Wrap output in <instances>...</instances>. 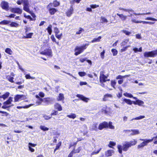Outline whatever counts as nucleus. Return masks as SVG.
Wrapping results in <instances>:
<instances>
[{
	"label": "nucleus",
	"mask_w": 157,
	"mask_h": 157,
	"mask_svg": "<svg viewBox=\"0 0 157 157\" xmlns=\"http://www.w3.org/2000/svg\"><path fill=\"white\" fill-rule=\"evenodd\" d=\"M112 97V96L111 94H107L104 96L102 100L104 101H106L108 100V98H111Z\"/></svg>",
	"instance_id": "obj_25"
},
{
	"label": "nucleus",
	"mask_w": 157,
	"mask_h": 157,
	"mask_svg": "<svg viewBox=\"0 0 157 157\" xmlns=\"http://www.w3.org/2000/svg\"><path fill=\"white\" fill-rule=\"evenodd\" d=\"M74 9L72 6H70V8L68 9L65 13L66 15L68 17H70L74 13Z\"/></svg>",
	"instance_id": "obj_9"
},
{
	"label": "nucleus",
	"mask_w": 157,
	"mask_h": 157,
	"mask_svg": "<svg viewBox=\"0 0 157 157\" xmlns=\"http://www.w3.org/2000/svg\"><path fill=\"white\" fill-rule=\"evenodd\" d=\"M89 45V44H86L81 46H76L74 49L75 52L74 55L77 56L82 53L84 50L87 48V46Z\"/></svg>",
	"instance_id": "obj_1"
},
{
	"label": "nucleus",
	"mask_w": 157,
	"mask_h": 157,
	"mask_svg": "<svg viewBox=\"0 0 157 157\" xmlns=\"http://www.w3.org/2000/svg\"><path fill=\"white\" fill-rule=\"evenodd\" d=\"M79 75L81 77H83L85 76L86 75V73L84 72H79L78 73Z\"/></svg>",
	"instance_id": "obj_63"
},
{
	"label": "nucleus",
	"mask_w": 157,
	"mask_h": 157,
	"mask_svg": "<svg viewBox=\"0 0 157 157\" xmlns=\"http://www.w3.org/2000/svg\"><path fill=\"white\" fill-rule=\"evenodd\" d=\"M50 14L51 15H53L58 11V10L54 8H52L51 7H49L47 8Z\"/></svg>",
	"instance_id": "obj_14"
},
{
	"label": "nucleus",
	"mask_w": 157,
	"mask_h": 157,
	"mask_svg": "<svg viewBox=\"0 0 157 157\" xmlns=\"http://www.w3.org/2000/svg\"><path fill=\"white\" fill-rule=\"evenodd\" d=\"M107 126L108 128H109L110 129H114L115 128V127L113 125V123L111 121H109L108 123L107 122Z\"/></svg>",
	"instance_id": "obj_29"
},
{
	"label": "nucleus",
	"mask_w": 157,
	"mask_h": 157,
	"mask_svg": "<svg viewBox=\"0 0 157 157\" xmlns=\"http://www.w3.org/2000/svg\"><path fill=\"white\" fill-rule=\"evenodd\" d=\"M145 57H154L157 56V49L151 51L146 52L144 54Z\"/></svg>",
	"instance_id": "obj_3"
},
{
	"label": "nucleus",
	"mask_w": 157,
	"mask_h": 157,
	"mask_svg": "<svg viewBox=\"0 0 157 157\" xmlns=\"http://www.w3.org/2000/svg\"><path fill=\"white\" fill-rule=\"evenodd\" d=\"M76 96L79 98L78 100H81L85 102H87L89 100V98L86 97L82 94H77Z\"/></svg>",
	"instance_id": "obj_11"
},
{
	"label": "nucleus",
	"mask_w": 157,
	"mask_h": 157,
	"mask_svg": "<svg viewBox=\"0 0 157 157\" xmlns=\"http://www.w3.org/2000/svg\"><path fill=\"white\" fill-rule=\"evenodd\" d=\"M131 21L132 22L135 23H142L143 24H148V21H137L135 19L133 18L131 19Z\"/></svg>",
	"instance_id": "obj_20"
},
{
	"label": "nucleus",
	"mask_w": 157,
	"mask_h": 157,
	"mask_svg": "<svg viewBox=\"0 0 157 157\" xmlns=\"http://www.w3.org/2000/svg\"><path fill=\"white\" fill-rule=\"evenodd\" d=\"M111 52H112L113 56H116L118 53L117 51L115 48H113L111 49Z\"/></svg>",
	"instance_id": "obj_42"
},
{
	"label": "nucleus",
	"mask_w": 157,
	"mask_h": 157,
	"mask_svg": "<svg viewBox=\"0 0 157 157\" xmlns=\"http://www.w3.org/2000/svg\"><path fill=\"white\" fill-rule=\"evenodd\" d=\"M51 38L53 42H55L58 45H59V42H56V38L53 35H52L51 36Z\"/></svg>",
	"instance_id": "obj_39"
},
{
	"label": "nucleus",
	"mask_w": 157,
	"mask_h": 157,
	"mask_svg": "<svg viewBox=\"0 0 157 157\" xmlns=\"http://www.w3.org/2000/svg\"><path fill=\"white\" fill-rule=\"evenodd\" d=\"M25 77L26 79H35V77H31L29 74H26L25 75Z\"/></svg>",
	"instance_id": "obj_47"
},
{
	"label": "nucleus",
	"mask_w": 157,
	"mask_h": 157,
	"mask_svg": "<svg viewBox=\"0 0 157 157\" xmlns=\"http://www.w3.org/2000/svg\"><path fill=\"white\" fill-rule=\"evenodd\" d=\"M0 6L2 9L8 11L9 10V5L8 2L5 1H2L0 4Z\"/></svg>",
	"instance_id": "obj_7"
},
{
	"label": "nucleus",
	"mask_w": 157,
	"mask_h": 157,
	"mask_svg": "<svg viewBox=\"0 0 157 157\" xmlns=\"http://www.w3.org/2000/svg\"><path fill=\"white\" fill-rule=\"evenodd\" d=\"M124 95L125 97L129 98H132L133 97V95L130 93H124Z\"/></svg>",
	"instance_id": "obj_51"
},
{
	"label": "nucleus",
	"mask_w": 157,
	"mask_h": 157,
	"mask_svg": "<svg viewBox=\"0 0 157 157\" xmlns=\"http://www.w3.org/2000/svg\"><path fill=\"white\" fill-rule=\"evenodd\" d=\"M116 84V82L115 80H112L111 81V85L115 89V86Z\"/></svg>",
	"instance_id": "obj_48"
},
{
	"label": "nucleus",
	"mask_w": 157,
	"mask_h": 157,
	"mask_svg": "<svg viewBox=\"0 0 157 157\" xmlns=\"http://www.w3.org/2000/svg\"><path fill=\"white\" fill-rule=\"evenodd\" d=\"M63 36V34L61 33L59 34H57L55 35L56 37L59 40H60L61 39V37Z\"/></svg>",
	"instance_id": "obj_59"
},
{
	"label": "nucleus",
	"mask_w": 157,
	"mask_h": 157,
	"mask_svg": "<svg viewBox=\"0 0 157 157\" xmlns=\"http://www.w3.org/2000/svg\"><path fill=\"white\" fill-rule=\"evenodd\" d=\"M101 22L103 23H107L108 22L107 20L104 17L101 16Z\"/></svg>",
	"instance_id": "obj_46"
},
{
	"label": "nucleus",
	"mask_w": 157,
	"mask_h": 157,
	"mask_svg": "<svg viewBox=\"0 0 157 157\" xmlns=\"http://www.w3.org/2000/svg\"><path fill=\"white\" fill-rule=\"evenodd\" d=\"M133 50L134 51V52H141L142 51V49L141 47H140L138 49V48L135 47L133 48Z\"/></svg>",
	"instance_id": "obj_43"
},
{
	"label": "nucleus",
	"mask_w": 157,
	"mask_h": 157,
	"mask_svg": "<svg viewBox=\"0 0 157 157\" xmlns=\"http://www.w3.org/2000/svg\"><path fill=\"white\" fill-rule=\"evenodd\" d=\"M131 147L128 142H125L124 144L123 145L122 149L124 151H128V148Z\"/></svg>",
	"instance_id": "obj_16"
},
{
	"label": "nucleus",
	"mask_w": 157,
	"mask_h": 157,
	"mask_svg": "<svg viewBox=\"0 0 157 157\" xmlns=\"http://www.w3.org/2000/svg\"><path fill=\"white\" fill-rule=\"evenodd\" d=\"M14 76L15 74L12 72L10 73V75H6V78L9 82L11 83H13L14 82L13 77Z\"/></svg>",
	"instance_id": "obj_12"
},
{
	"label": "nucleus",
	"mask_w": 157,
	"mask_h": 157,
	"mask_svg": "<svg viewBox=\"0 0 157 157\" xmlns=\"http://www.w3.org/2000/svg\"><path fill=\"white\" fill-rule=\"evenodd\" d=\"M23 10L29 13H31V11L29 9V6H24Z\"/></svg>",
	"instance_id": "obj_37"
},
{
	"label": "nucleus",
	"mask_w": 157,
	"mask_h": 157,
	"mask_svg": "<svg viewBox=\"0 0 157 157\" xmlns=\"http://www.w3.org/2000/svg\"><path fill=\"white\" fill-rule=\"evenodd\" d=\"M62 143L61 141H59L58 143L56 144V148L54 149V153H55L56 151L58 149L59 147H60Z\"/></svg>",
	"instance_id": "obj_36"
},
{
	"label": "nucleus",
	"mask_w": 157,
	"mask_h": 157,
	"mask_svg": "<svg viewBox=\"0 0 157 157\" xmlns=\"http://www.w3.org/2000/svg\"><path fill=\"white\" fill-rule=\"evenodd\" d=\"M97 123L93 124L91 128L90 129V130L95 131H97L98 129V128H97Z\"/></svg>",
	"instance_id": "obj_30"
},
{
	"label": "nucleus",
	"mask_w": 157,
	"mask_h": 157,
	"mask_svg": "<svg viewBox=\"0 0 157 157\" xmlns=\"http://www.w3.org/2000/svg\"><path fill=\"white\" fill-rule=\"evenodd\" d=\"M40 128L43 131H46L48 130L49 128L43 126H40Z\"/></svg>",
	"instance_id": "obj_54"
},
{
	"label": "nucleus",
	"mask_w": 157,
	"mask_h": 157,
	"mask_svg": "<svg viewBox=\"0 0 157 157\" xmlns=\"http://www.w3.org/2000/svg\"><path fill=\"white\" fill-rule=\"evenodd\" d=\"M117 15L118 16L121 20L123 21H125L127 19V16L124 15L123 14L117 13Z\"/></svg>",
	"instance_id": "obj_22"
},
{
	"label": "nucleus",
	"mask_w": 157,
	"mask_h": 157,
	"mask_svg": "<svg viewBox=\"0 0 157 157\" xmlns=\"http://www.w3.org/2000/svg\"><path fill=\"white\" fill-rule=\"evenodd\" d=\"M54 108L57 109L58 111H61L62 110V107L61 105L58 103H56L54 105Z\"/></svg>",
	"instance_id": "obj_21"
},
{
	"label": "nucleus",
	"mask_w": 157,
	"mask_h": 157,
	"mask_svg": "<svg viewBox=\"0 0 157 157\" xmlns=\"http://www.w3.org/2000/svg\"><path fill=\"white\" fill-rule=\"evenodd\" d=\"M130 47V45H128L126 46L123 47L122 49H121V52H124L128 48Z\"/></svg>",
	"instance_id": "obj_55"
},
{
	"label": "nucleus",
	"mask_w": 157,
	"mask_h": 157,
	"mask_svg": "<svg viewBox=\"0 0 157 157\" xmlns=\"http://www.w3.org/2000/svg\"><path fill=\"white\" fill-rule=\"evenodd\" d=\"M128 143L131 147L132 146H134L136 145L137 143V141L135 139H133L132 140H131L129 142H128Z\"/></svg>",
	"instance_id": "obj_26"
},
{
	"label": "nucleus",
	"mask_w": 157,
	"mask_h": 157,
	"mask_svg": "<svg viewBox=\"0 0 157 157\" xmlns=\"http://www.w3.org/2000/svg\"><path fill=\"white\" fill-rule=\"evenodd\" d=\"M133 104L135 105H137L140 106L144 104V102L142 100H140L139 99H137L135 101H133Z\"/></svg>",
	"instance_id": "obj_19"
},
{
	"label": "nucleus",
	"mask_w": 157,
	"mask_h": 157,
	"mask_svg": "<svg viewBox=\"0 0 157 157\" xmlns=\"http://www.w3.org/2000/svg\"><path fill=\"white\" fill-rule=\"evenodd\" d=\"M104 73V71H101L100 73L99 82L102 87H104L105 85L104 83L105 82L106 79L108 77V75H105Z\"/></svg>",
	"instance_id": "obj_2"
},
{
	"label": "nucleus",
	"mask_w": 157,
	"mask_h": 157,
	"mask_svg": "<svg viewBox=\"0 0 157 157\" xmlns=\"http://www.w3.org/2000/svg\"><path fill=\"white\" fill-rule=\"evenodd\" d=\"M5 52L10 55H11L13 52L9 48H6L5 50Z\"/></svg>",
	"instance_id": "obj_31"
},
{
	"label": "nucleus",
	"mask_w": 157,
	"mask_h": 157,
	"mask_svg": "<svg viewBox=\"0 0 157 157\" xmlns=\"http://www.w3.org/2000/svg\"><path fill=\"white\" fill-rule=\"evenodd\" d=\"M121 32L125 34L127 36H129L130 34H131V32H129L128 31L124 30H123L121 31Z\"/></svg>",
	"instance_id": "obj_50"
},
{
	"label": "nucleus",
	"mask_w": 157,
	"mask_h": 157,
	"mask_svg": "<svg viewBox=\"0 0 157 157\" xmlns=\"http://www.w3.org/2000/svg\"><path fill=\"white\" fill-rule=\"evenodd\" d=\"M10 26L13 27H17L19 25L16 22H12L10 24Z\"/></svg>",
	"instance_id": "obj_33"
},
{
	"label": "nucleus",
	"mask_w": 157,
	"mask_h": 157,
	"mask_svg": "<svg viewBox=\"0 0 157 157\" xmlns=\"http://www.w3.org/2000/svg\"><path fill=\"white\" fill-rule=\"evenodd\" d=\"M40 54L42 55L48 56L50 57L52 56V51L50 47L48 48H46L44 51L40 52Z\"/></svg>",
	"instance_id": "obj_4"
},
{
	"label": "nucleus",
	"mask_w": 157,
	"mask_h": 157,
	"mask_svg": "<svg viewBox=\"0 0 157 157\" xmlns=\"http://www.w3.org/2000/svg\"><path fill=\"white\" fill-rule=\"evenodd\" d=\"M67 117H68L71 118V119H74L76 117V116L75 114L74 113H71L70 115H67Z\"/></svg>",
	"instance_id": "obj_41"
},
{
	"label": "nucleus",
	"mask_w": 157,
	"mask_h": 157,
	"mask_svg": "<svg viewBox=\"0 0 157 157\" xmlns=\"http://www.w3.org/2000/svg\"><path fill=\"white\" fill-rule=\"evenodd\" d=\"M123 101L127 104L129 105H131L133 103V101H132L131 100L128 99L124 98L123 99Z\"/></svg>",
	"instance_id": "obj_27"
},
{
	"label": "nucleus",
	"mask_w": 157,
	"mask_h": 157,
	"mask_svg": "<svg viewBox=\"0 0 157 157\" xmlns=\"http://www.w3.org/2000/svg\"><path fill=\"white\" fill-rule=\"evenodd\" d=\"M118 151L120 154H122V150H123L122 146L121 145H118L117 146Z\"/></svg>",
	"instance_id": "obj_45"
},
{
	"label": "nucleus",
	"mask_w": 157,
	"mask_h": 157,
	"mask_svg": "<svg viewBox=\"0 0 157 157\" xmlns=\"http://www.w3.org/2000/svg\"><path fill=\"white\" fill-rule=\"evenodd\" d=\"M54 32L55 35H56L59 33V30L57 27H55L54 28Z\"/></svg>",
	"instance_id": "obj_61"
},
{
	"label": "nucleus",
	"mask_w": 157,
	"mask_h": 157,
	"mask_svg": "<svg viewBox=\"0 0 157 157\" xmlns=\"http://www.w3.org/2000/svg\"><path fill=\"white\" fill-rule=\"evenodd\" d=\"M145 19L146 20H151L152 21H157V19L154 18H152L150 17H147L146 18H145Z\"/></svg>",
	"instance_id": "obj_53"
},
{
	"label": "nucleus",
	"mask_w": 157,
	"mask_h": 157,
	"mask_svg": "<svg viewBox=\"0 0 157 157\" xmlns=\"http://www.w3.org/2000/svg\"><path fill=\"white\" fill-rule=\"evenodd\" d=\"M13 97H9L8 100L3 102V105L2 106V108L3 109H6V108H10L11 106H8L7 105L11 104V102L13 101Z\"/></svg>",
	"instance_id": "obj_5"
},
{
	"label": "nucleus",
	"mask_w": 157,
	"mask_h": 157,
	"mask_svg": "<svg viewBox=\"0 0 157 157\" xmlns=\"http://www.w3.org/2000/svg\"><path fill=\"white\" fill-rule=\"evenodd\" d=\"M24 16L25 17L29 19L30 21H35L34 19H32L29 15H26L25 14L24 15Z\"/></svg>",
	"instance_id": "obj_49"
},
{
	"label": "nucleus",
	"mask_w": 157,
	"mask_h": 157,
	"mask_svg": "<svg viewBox=\"0 0 157 157\" xmlns=\"http://www.w3.org/2000/svg\"><path fill=\"white\" fill-rule=\"evenodd\" d=\"M107 107L106 106L105 107H104L101 110V112L102 113H104L105 114H107L109 112L107 110Z\"/></svg>",
	"instance_id": "obj_44"
},
{
	"label": "nucleus",
	"mask_w": 157,
	"mask_h": 157,
	"mask_svg": "<svg viewBox=\"0 0 157 157\" xmlns=\"http://www.w3.org/2000/svg\"><path fill=\"white\" fill-rule=\"evenodd\" d=\"M52 25H49L46 29L49 35H51L52 33Z\"/></svg>",
	"instance_id": "obj_40"
},
{
	"label": "nucleus",
	"mask_w": 157,
	"mask_h": 157,
	"mask_svg": "<svg viewBox=\"0 0 157 157\" xmlns=\"http://www.w3.org/2000/svg\"><path fill=\"white\" fill-rule=\"evenodd\" d=\"M25 96L24 94H17L14 97V102L18 101L20 100L25 99Z\"/></svg>",
	"instance_id": "obj_8"
},
{
	"label": "nucleus",
	"mask_w": 157,
	"mask_h": 157,
	"mask_svg": "<svg viewBox=\"0 0 157 157\" xmlns=\"http://www.w3.org/2000/svg\"><path fill=\"white\" fill-rule=\"evenodd\" d=\"M105 52V50H103L102 52L100 53V56L101 58L103 59L104 58V54Z\"/></svg>",
	"instance_id": "obj_64"
},
{
	"label": "nucleus",
	"mask_w": 157,
	"mask_h": 157,
	"mask_svg": "<svg viewBox=\"0 0 157 157\" xmlns=\"http://www.w3.org/2000/svg\"><path fill=\"white\" fill-rule=\"evenodd\" d=\"M30 106L29 105H27L24 106H17L16 108L18 109H21L22 108H29Z\"/></svg>",
	"instance_id": "obj_58"
},
{
	"label": "nucleus",
	"mask_w": 157,
	"mask_h": 157,
	"mask_svg": "<svg viewBox=\"0 0 157 157\" xmlns=\"http://www.w3.org/2000/svg\"><path fill=\"white\" fill-rule=\"evenodd\" d=\"M101 148H100L97 151H93L91 154V155H96L98 154L99 152L101 150Z\"/></svg>",
	"instance_id": "obj_56"
},
{
	"label": "nucleus",
	"mask_w": 157,
	"mask_h": 157,
	"mask_svg": "<svg viewBox=\"0 0 157 157\" xmlns=\"http://www.w3.org/2000/svg\"><path fill=\"white\" fill-rule=\"evenodd\" d=\"M10 22V21L5 20H3L0 22V24L6 25L8 24Z\"/></svg>",
	"instance_id": "obj_38"
},
{
	"label": "nucleus",
	"mask_w": 157,
	"mask_h": 157,
	"mask_svg": "<svg viewBox=\"0 0 157 157\" xmlns=\"http://www.w3.org/2000/svg\"><path fill=\"white\" fill-rule=\"evenodd\" d=\"M116 145V143L115 142L112 141H110L109 142V144L108 145V146L110 148H113L112 147L115 146Z\"/></svg>",
	"instance_id": "obj_34"
},
{
	"label": "nucleus",
	"mask_w": 157,
	"mask_h": 157,
	"mask_svg": "<svg viewBox=\"0 0 157 157\" xmlns=\"http://www.w3.org/2000/svg\"><path fill=\"white\" fill-rule=\"evenodd\" d=\"M58 111L56 110H53L52 111V113H51L50 116H55L58 115Z\"/></svg>",
	"instance_id": "obj_52"
},
{
	"label": "nucleus",
	"mask_w": 157,
	"mask_h": 157,
	"mask_svg": "<svg viewBox=\"0 0 157 157\" xmlns=\"http://www.w3.org/2000/svg\"><path fill=\"white\" fill-rule=\"evenodd\" d=\"M33 33H28L26 34V36H22V38L23 39H28L31 38L32 37V36L33 35Z\"/></svg>",
	"instance_id": "obj_23"
},
{
	"label": "nucleus",
	"mask_w": 157,
	"mask_h": 157,
	"mask_svg": "<svg viewBox=\"0 0 157 157\" xmlns=\"http://www.w3.org/2000/svg\"><path fill=\"white\" fill-rule=\"evenodd\" d=\"M10 94L9 92H6L4 94L0 96V98H2L4 100H5L9 96Z\"/></svg>",
	"instance_id": "obj_24"
},
{
	"label": "nucleus",
	"mask_w": 157,
	"mask_h": 157,
	"mask_svg": "<svg viewBox=\"0 0 157 157\" xmlns=\"http://www.w3.org/2000/svg\"><path fill=\"white\" fill-rule=\"evenodd\" d=\"M101 36H99L97 38H94L93 40H91V42L94 43L97 42H99L100 41L101 39Z\"/></svg>",
	"instance_id": "obj_32"
},
{
	"label": "nucleus",
	"mask_w": 157,
	"mask_h": 157,
	"mask_svg": "<svg viewBox=\"0 0 157 157\" xmlns=\"http://www.w3.org/2000/svg\"><path fill=\"white\" fill-rule=\"evenodd\" d=\"M60 2H59L57 1V0H54L53 3H50L47 6V8H48L49 7H52V4L53 5V7H57L60 5Z\"/></svg>",
	"instance_id": "obj_13"
},
{
	"label": "nucleus",
	"mask_w": 157,
	"mask_h": 157,
	"mask_svg": "<svg viewBox=\"0 0 157 157\" xmlns=\"http://www.w3.org/2000/svg\"><path fill=\"white\" fill-rule=\"evenodd\" d=\"M122 10L125 12H128V13H130V12L133 13L134 12V10H132V9H123Z\"/></svg>",
	"instance_id": "obj_60"
},
{
	"label": "nucleus",
	"mask_w": 157,
	"mask_h": 157,
	"mask_svg": "<svg viewBox=\"0 0 157 157\" xmlns=\"http://www.w3.org/2000/svg\"><path fill=\"white\" fill-rule=\"evenodd\" d=\"M12 12L20 14L22 13V10L19 8H13L11 10Z\"/></svg>",
	"instance_id": "obj_15"
},
{
	"label": "nucleus",
	"mask_w": 157,
	"mask_h": 157,
	"mask_svg": "<svg viewBox=\"0 0 157 157\" xmlns=\"http://www.w3.org/2000/svg\"><path fill=\"white\" fill-rule=\"evenodd\" d=\"M126 131L128 132H132L130 134V135L131 136L137 135L139 134L140 133L139 131L137 129L127 130Z\"/></svg>",
	"instance_id": "obj_17"
},
{
	"label": "nucleus",
	"mask_w": 157,
	"mask_h": 157,
	"mask_svg": "<svg viewBox=\"0 0 157 157\" xmlns=\"http://www.w3.org/2000/svg\"><path fill=\"white\" fill-rule=\"evenodd\" d=\"M140 140L142 141H144L137 146V147L138 149L143 148L144 146H147V144L150 143V141H151V140L146 139H140Z\"/></svg>",
	"instance_id": "obj_6"
},
{
	"label": "nucleus",
	"mask_w": 157,
	"mask_h": 157,
	"mask_svg": "<svg viewBox=\"0 0 157 157\" xmlns=\"http://www.w3.org/2000/svg\"><path fill=\"white\" fill-rule=\"evenodd\" d=\"M104 128H108L107 122L105 121L100 123L98 128L99 130H102Z\"/></svg>",
	"instance_id": "obj_10"
},
{
	"label": "nucleus",
	"mask_w": 157,
	"mask_h": 157,
	"mask_svg": "<svg viewBox=\"0 0 157 157\" xmlns=\"http://www.w3.org/2000/svg\"><path fill=\"white\" fill-rule=\"evenodd\" d=\"M75 148H74L73 150L71 151H73V153H79L81 149V147H78L77 149L76 150H75Z\"/></svg>",
	"instance_id": "obj_35"
},
{
	"label": "nucleus",
	"mask_w": 157,
	"mask_h": 157,
	"mask_svg": "<svg viewBox=\"0 0 157 157\" xmlns=\"http://www.w3.org/2000/svg\"><path fill=\"white\" fill-rule=\"evenodd\" d=\"M64 99V95L62 93H60L58 97V98H57V100L58 101H61L63 100Z\"/></svg>",
	"instance_id": "obj_28"
},
{
	"label": "nucleus",
	"mask_w": 157,
	"mask_h": 157,
	"mask_svg": "<svg viewBox=\"0 0 157 157\" xmlns=\"http://www.w3.org/2000/svg\"><path fill=\"white\" fill-rule=\"evenodd\" d=\"M114 151L113 150H108L105 151V155L106 157L111 156L113 153Z\"/></svg>",
	"instance_id": "obj_18"
},
{
	"label": "nucleus",
	"mask_w": 157,
	"mask_h": 157,
	"mask_svg": "<svg viewBox=\"0 0 157 157\" xmlns=\"http://www.w3.org/2000/svg\"><path fill=\"white\" fill-rule=\"evenodd\" d=\"M77 142H75L73 144H70V145H69L68 148L69 149H70L72 147H74V148L76 146L77 144Z\"/></svg>",
	"instance_id": "obj_57"
},
{
	"label": "nucleus",
	"mask_w": 157,
	"mask_h": 157,
	"mask_svg": "<svg viewBox=\"0 0 157 157\" xmlns=\"http://www.w3.org/2000/svg\"><path fill=\"white\" fill-rule=\"evenodd\" d=\"M0 113L4 114V115H3L2 116H5L6 117L8 116L9 115V114L8 113L4 111H0Z\"/></svg>",
	"instance_id": "obj_62"
}]
</instances>
